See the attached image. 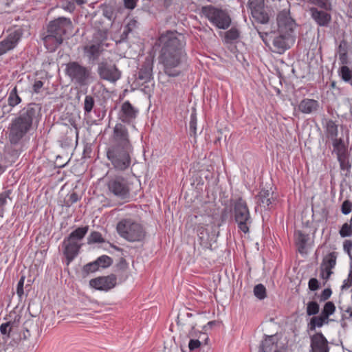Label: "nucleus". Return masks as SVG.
Returning <instances> with one entry per match:
<instances>
[{
	"label": "nucleus",
	"instance_id": "72a5a7b5",
	"mask_svg": "<svg viewBox=\"0 0 352 352\" xmlns=\"http://www.w3.org/2000/svg\"><path fill=\"white\" fill-rule=\"evenodd\" d=\"M308 241V236L305 234L301 231H298L296 233V243L299 249L303 250Z\"/></svg>",
	"mask_w": 352,
	"mask_h": 352
},
{
	"label": "nucleus",
	"instance_id": "0e129e2a",
	"mask_svg": "<svg viewBox=\"0 0 352 352\" xmlns=\"http://www.w3.org/2000/svg\"><path fill=\"white\" fill-rule=\"evenodd\" d=\"M344 250L348 254H350L351 250H352V241L351 240H346L343 244Z\"/></svg>",
	"mask_w": 352,
	"mask_h": 352
},
{
	"label": "nucleus",
	"instance_id": "2f4dec72",
	"mask_svg": "<svg viewBox=\"0 0 352 352\" xmlns=\"http://www.w3.org/2000/svg\"><path fill=\"white\" fill-rule=\"evenodd\" d=\"M273 336H266V338L262 341L259 352H270L274 346Z\"/></svg>",
	"mask_w": 352,
	"mask_h": 352
},
{
	"label": "nucleus",
	"instance_id": "412c9836",
	"mask_svg": "<svg viewBox=\"0 0 352 352\" xmlns=\"http://www.w3.org/2000/svg\"><path fill=\"white\" fill-rule=\"evenodd\" d=\"M63 254L65 256L68 264L78 255L81 244L78 241L65 238L63 242Z\"/></svg>",
	"mask_w": 352,
	"mask_h": 352
},
{
	"label": "nucleus",
	"instance_id": "6e6d98bb",
	"mask_svg": "<svg viewBox=\"0 0 352 352\" xmlns=\"http://www.w3.org/2000/svg\"><path fill=\"white\" fill-rule=\"evenodd\" d=\"M137 21L135 19L131 20L128 24L126 25L124 33L127 34L129 32H131L133 28L136 27Z\"/></svg>",
	"mask_w": 352,
	"mask_h": 352
},
{
	"label": "nucleus",
	"instance_id": "37998d69",
	"mask_svg": "<svg viewBox=\"0 0 352 352\" xmlns=\"http://www.w3.org/2000/svg\"><path fill=\"white\" fill-rule=\"evenodd\" d=\"M201 342L197 339H190L188 343V348L190 352H200L201 349Z\"/></svg>",
	"mask_w": 352,
	"mask_h": 352
},
{
	"label": "nucleus",
	"instance_id": "79ce46f5",
	"mask_svg": "<svg viewBox=\"0 0 352 352\" xmlns=\"http://www.w3.org/2000/svg\"><path fill=\"white\" fill-rule=\"evenodd\" d=\"M189 132L190 136L196 137L197 135V118L195 114L192 113L189 123Z\"/></svg>",
	"mask_w": 352,
	"mask_h": 352
},
{
	"label": "nucleus",
	"instance_id": "c756f323",
	"mask_svg": "<svg viewBox=\"0 0 352 352\" xmlns=\"http://www.w3.org/2000/svg\"><path fill=\"white\" fill-rule=\"evenodd\" d=\"M89 230V227L84 226V227H80L72 232L67 237L73 241H79L82 240L86 234L87 233Z\"/></svg>",
	"mask_w": 352,
	"mask_h": 352
},
{
	"label": "nucleus",
	"instance_id": "1a4fd4ad",
	"mask_svg": "<svg viewBox=\"0 0 352 352\" xmlns=\"http://www.w3.org/2000/svg\"><path fill=\"white\" fill-rule=\"evenodd\" d=\"M202 13L214 25L219 29L226 30L231 23V19L226 12L212 6L203 7Z\"/></svg>",
	"mask_w": 352,
	"mask_h": 352
},
{
	"label": "nucleus",
	"instance_id": "b1692460",
	"mask_svg": "<svg viewBox=\"0 0 352 352\" xmlns=\"http://www.w3.org/2000/svg\"><path fill=\"white\" fill-rule=\"evenodd\" d=\"M309 12L312 19L320 26H327L331 20V14L325 11L311 8Z\"/></svg>",
	"mask_w": 352,
	"mask_h": 352
},
{
	"label": "nucleus",
	"instance_id": "7ed1b4c3",
	"mask_svg": "<svg viewBox=\"0 0 352 352\" xmlns=\"http://www.w3.org/2000/svg\"><path fill=\"white\" fill-rule=\"evenodd\" d=\"M72 26V21L66 17H59L50 22L47 27V34L43 38L45 47L54 52L63 43V35Z\"/></svg>",
	"mask_w": 352,
	"mask_h": 352
},
{
	"label": "nucleus",
	"instance_id": "20e7f679",
	"mask_svg": "<svg viewBox=\"0 0 352 352\" xmlns=\"http://www.w3.org/2000/svg\"><path fill=\"white\" fill-rule=\"evenodd\" d=\"M106 153L107 160L117 171H125L132 164L133 147L109 146Z\"/></svg>",
	"mask_w": 352,
	"mask_h": 352
},
{
	"label": "nucleus",
	"instance_id": "5fc2aeb1",
	"mask_svg": "<svg viewBox=\"0 0 352 352\" xmlns=\"http://www.w3.org/2000/svg\"><path fill=\"white\" fill-rule=\"evenodd\" d=\"M308 287L310 290L316 291L319 289L320 283L316 278H311L309 280Z\"/></svg>",
	"mask_w": 352,
	"mask_h": 352
},
{
	"label": "nucleus",
	"instance_id": "9d476101",
	"mask_svg": "<svg viewBox=\"0 0 352 352\" xmlns=\"http://www.w3.org/2000/svg\"><path fill=\"white\" fill-rule=\"evenodd\" d=\"M97 72L101 79L111 82H116L121 78V72L111 61L102 60L99 63Z\"/></svg>",
	"mask_w": 352,
	"mask_h": 352
},
{
	"label": "nucleus",
	"instance_id": "09e8293b",
	"mask_svg": "<svg viewBox=\"0 0 352 352\" xmlns=\"http://www.w3.org/2000/svg\"><path fill=\"white\" fill-rule=\"evenodd\" d=\"M239 36V31L235 28H232L226 33V38L228 40H236Z\"/></svg>",
	"mask_w": 352,
	"mask_h": 352
},
{
	"label": "nucleus",
	"instance_id": "aec40b11",
	"mask_svg": "<svg viewBox=\"0 0 352 352\" xmlns=\"http://www.w3.org/2000/svg\"><path fill=\"white\" fill-rule=\"evenodd\" d=\"M256 204L264 210H270L275 202L271 189L263 188L256 197Z\"/></svg>",
	"mask_w": 352,
	"mask_h": 352
},
{
	"label": "nucleus",
	"instance_id": "bf43d9fd",
	"mask_svg": "<svg viewBox=\"0 0 352 352\" xmlns=\"http://www.w3.org/2000/svg\"><path fill=\"white\" fill-rule=\"evenodd\" d=\"M308 2L314 4L316 6H318L322 8H326V1L327 0H307Z\"/></svg>",
	"mask_w": 352,
	"mask_h": 352
},
{
	"label": "nucleus",
	"instance_id": "8fccbe9b",
	"mask_svg": "<svg viewBox=\"0 0 352 352\" xmlns=\"http://www.w3.org/2000/svg\"><path fill=\"white\" fill-rule=\"evenodd\" d=\"M99 268V266L98 265V263H96V261L87 263L84 266V271L87 273H91L97 271Z\"/></svg>",
	"mask_w": 352,
	"mask_h": 352
},
{
	"label": "nucleus",
	"instance_id": "bb28decb",
	"mask_svg": "<svg viewBox=\"0 0 352 352\" xmlns=\"http://www.w3.org/2000/svg\"><path fill=\"white\" fill-rule=\"evenodd\" d=\"M8 102V107L5 105L3 107L4 113H10L12 107H16L21 102V98L18 95L16 87H14L9 93Z\"/></svg>",
	"mask_w": 352,
	"mask_h": 352
},
{
	"label": "nucleus",
	"instance_id": "f8f14e48",
	"mask_svg": "<svg viewBox=\"0 0 352 352\" xmlns=\"http://www.w3.org/2000/svg\"><path fill=\"white\" fill-rule=\"evenodd\" d=\"M278 34L292 35L296 26L294 20L290 16L289 10L280 11L277 16Z\"/></svg>",
	"mask_w": 352,
	"mask_h": 352
},
{
	"label": "nucleus",
	"instance_id": "e433bc0d",
	"mask_svg": "<svg viewBox=\"0 0 352 352\" xmlns=\"http://www.w3.org/2000/svg\"><path fill=\"white\" fill-rule=\"evenodd\" d=\"M96 261L98 263V265L103 268L110 266L112 263L111 258L107 255L101 256L98 257Z\"/></svg>",
	"mask_w": 352,
	"mask_h": 352
},
{
	"label": "nucleus",
	"instance_id": "423d86ee",
	"mask_svg": "<svg viewBox=\"0 0 352 352\" xmlns=\"http://www.w3.org/2000/svg\"><path fill=\"white\" fill-rule=\"evenodd\" d=\"M106 186L108 193L119 199L128 201L131 197V186L128 179L122 175H113L107 178Z\"/></svg>",
	"mask_w": 352,
	"mask_h": 352
},
{
	"label": "nucleus",
	"instance_id": "052dcab7",
	"mask_svg": "<svg viewBox=\"0 0 352 352\" xmlns=\"http://www.w3.org/2000/svg\"><path fill=\"white\" fill-rule=\"evenodd\" d=\"M338 53H347V43L346 41H340L338 46Z\"/></svg>",
	"mask_w": 352,
	"mask_h": 352
},
{
	"label": "nucleus",
	"instance_id": "774afa93",
	"mask_svg": "<svg viewBox=\"0 0 352 352\" xmlns=\"http://www.w3.org/2000/svg\"><path fill=\"white\" fill-rule=\"evenodd\" d=\"M112 12L111 10H109V9H106L103 11V15L107 18L108 19L111 20V18H112Z\"/></svg>",
	"mask_w": 352,
	"mask_h": 352
},
{
	"label": "nucleus",
	"instance_id": "4468645a",
	"mask_svg": "<svg viewBox=\"0 0 352 352\" xmlns=\"http://www.w3.org/2000/svg\"><path fill=\"white\" fill-rule=\"evenodd\" d=\"M117 283V278L114 274L93 278L89 281V285L98 290L108 291L113 288Z\"/></svg>",
	"mask_w": 352,
	"mask_h": 352
},
{
	"label": "nucleus",
	"instance_id": "f257e3e1",
	"mask_svg": "<svg viewBox=\"0 0 352 352\" xmlns=\"http://www.w3.org/2000/svg\"><path fill=\"white\" fill-rule=\"evenodd\" d=\"M159 45L158 59L164 72L170 77L178 76L181 74L180 66L186 60L184 35L177 31H166L160 35Z\"/></svg>",
	"mask_w": 352,
	"mask_h": 352
},
{
	"label": "nucleus",
	"instance_id": "4d7b16f0",
	"mask_svg": "<svg viewBox=\"0 0 352 352\" xmlns=\"http://www.w3.org/2000/svg\"><path fill=\"white\" fill-rule=\"evenodd\" d=\"M138 0H123L126 8L133 10L135 8Z\"/></svg>",
	"mask_w": 352,
	"mask_h": 352
},
{
	"label": "nucleus",
	"instance_id": "e2e57ef3",
	"mask_svg": "<svg viewBox=\"0 0 352 352\" xmlns=\"http://www.w3.org/2000/svg\"><path fill=\"white\" fill-rule=\"evenodd\" d=\"M43 86V82L41 80H36L33 85V90L35 93H39L41 89Z\"/></svg>",
	"mask_w": 352,
	"mask_h": 352
},
{
	"label": "nucleus",
	"instance_id": "69168bd1",
	"mask_svg": "<svg viewBox=\"0 0 352 352\" xmlns=\"http://www.w3.org/2000/svg\"><path fill=\"white\" fill-rule=\"evenodd\" d=\"M351 284H352V276H351V277L349 276L348 279L344 280L343 285L342 286V289H348L351 286Z\"/></svg>",
	"mask_w": 352,
	"mask_h": 352
},
{
	"label": "nucleus",
	"instance_id": "de8ad7c7",
	"mask_svg": "<svg viewBox=\"0 0 352 352\" xmlns=\"http://www.w3.org/2000/svg\"><path fill=\"white\" fill-rule=\"evenodd\" d=\"M12 330V322H7L2 323L0 326V332L2 335L10 337V333Z\"/></svg>",
	"mask_w": 352,
	"mask_h": 352
},
{
	"label": "nucleus",
	"instance_id": "7c9ffc66",
	"mask_svg": "<svg viewBox=\"0 0 352 352\" xmlns=\"http://www.w3.org/2000/svg\"><path fill=\"white\" fill-rule=\"evenodd\" d=\"M332 141L333 151L336 153L337 157L346 154V149L342 138H337Z\"/></svg>",
	"mask_w": 352,
	"mask_h": 352
},
{
	"label": "nucleus",
	"instance_id": "c85d7f7f",
	"mask_svg": "<svg viewBox=\"0 0 352 352\" xmlns=\"http://www.w3.org/2000/svg\"><path fill=\"white\" fill-rule=\"evenodd\" d=\"M108 30L107 29L96 30L93 34L92 39L90 42L103 45V43L107 40Z\"/></svg>",
	"mask_w": 352,
	"mask_h": 352
},
{
	"label": "nucleus",
	"instance_id": "f03ea898",
	"mask_svg": "<svg viewBox=\"0 0 352 352\" xmlns=\"http://www.w3.org/2000/svg\"><path fill=\"white\" fill-rule=\"evenodd\" d=\"M41 107L36 103H30L23 107L9 127V140L16 144L32 129L34 124H37L41 118Z\"/></svg>",
	"mask_w": 352,
	"mask_h": 352
},
{
	"label": "nucleus",
	"instance_id": "9b49d317",
	"mask_svg": "<svg viewBox=\"0 0 352 352\" xmlns=\"http://www.w3.org/2000/svg\"><path fill=\"white\" fill-rule=\"evenodd\" d=\"M109 146L133 147L130 138L128 129L122 123H117L113 130Z\"/></svg>",
	"mask_w": 352,
	"mask_h": 352
},
{
	"label": "nucleus",
	"instance_id": "f704fd0d",
	"mask_svg": "<svg viewBox=\"0 0 352 352\" xmlns=\"http://www.w3.org/2000/svg\"><path fill=\"white\" fill-rule=\"evenodd\" d=\"M95 104V100L93 96L90 95H87L85 96V101H84V111L85 114L89 113Z\"/></svg>",
	"mask_w": 352,
	"mask_h": 352
},
{
	"label": "nucleus",
	"instance_id": "3c124183",
	"mask_svg": "<svg viewBox=\"0 0 352 352\" xmlns=\"http://www.w3.org/2000/svg\"><path fill=\"white\" fill-rule=\"evenodd\" d=\"M11 190H7L0 193V208L3 207L7 204V199L10 198Z\"/></svg>",
	"mask_w": 352,
	"mask_h": 352
},
{
	"label": "nucleus",
	"instance_id": "a18cd8bd",
	"mask_svg": "<svg viewBox=\"0 0 352 352\" xmlns=\"http://www.w3.org/2000/svg\"><path fill=\"white\" fill-rule=\"evenodd\" d=\"M337 158H338V162L340 163V166L341 169H342V170H348L350 168L351 166H350L349 162V159H348L347 153L344 154V155H342L341 156L337 157Z\"/></svg>",
	"mask_w": 352,
	"mask_h": 352
},
{
	"label": "nucleus",
	"instance_id": "c9c22d12",
	"mask_svg": "<svg viewBox=\"0 0 352 352\" xmlns=\"http://www.w3.org/2000/svg\"><path fill=\"white\" fill-rule=\"evenodd\" d=\"M254 294L259 300H263L266 297V289L262 284L256 285L254 288Z\"/></svg>",
	"mask_w": 352,
	"mask_h": 352
},
{
	"label": "nucleus",
	"instance_id": "4be33fe9",
	"mask_svg": "<svg viewBox=\"0 0 352 352\" xmlns=\"http://www.w3.org/2000/svg\"><path fill=\"white\" fill-rule=\"evenodd\" d=\"M195 230L200 245L204 249H211V241L213 240L214 234H209L208 229L201 224L197 225Z\"/></svg>",
	"mask_w": 352,
	"mask_h": 352
},
{
	"label": "nucleus",
	"instance_id": "f3484780",
	"mask_svg": "<svg viewBox=\"0 0 352 352\" xmlns=\"http://www.w3.org/2000/svg\"><path fill=\"white\" fill-rule=\"evenodd\" d=\"M336 252H331L323 258L320 265V276L324 280H327L333 274L331 270L336 265Z\"/></svg>",
	"mask_w": 352,
	"mask_h": 352
},
{
	"label": "nucleus",
	"instance_id": "dca6fc26",
	"mask_svg": "<svg viewBox=\"0 0 352 352\" xmlns=\"http://www.w3.org/2000/svg\"><path fill=\"white\" fill-rule=\"evenodd\" d=\"M138 113V109L135 108L129 101H125L121 105L118 113V118L124 123L133 122Z\"/></svg>",
	"mask_w": 352,
	"mask_h": 352
},
{
	"label": "nucleus",
	"instance_id": "393cba45",
	"mask_svg": "<svg viewBox=\"0 0 352 352\" xmlns=\"http://www.w3.org/2000/svg\"><path fill=\"white\" fill-rule=\"evenodd\" d=\"M292 38V35L287 34H279L273 40V46L274 52L278 54H282L287 50L289 46L288 41Z\"/></svg>",
	"mask_w": 352,
	"mask_h": 352
},
{
	"label": "nucleus",
	"instance_id": "680f3d73",
	"mask_svg": "<svg viewBox=\"0 0 352 352\" xmlns=\"http://www.w3.org/2000/svg\"><path fill=\"white\" fill-rule=\"evenodd\" d=\"M79 199L78 195L76 192H72L69 195L67 202L69 204H73L77 202Z\"/></svg>",
	"mask_w": 352,
	"mask_h": 352
},
{
	"label": "nucleus",
	"instance_id": "ea45409f",
	"mask_svg": "<svg viewBox=\"0 0 352 352\" xmlns=\"http://www.w3.org/2000/svg\"><path fill=\"white\" fill-rule=\"evenodd\" d=\"M326 318L324 316H318V317H313L310 321V329L315 330L316 327H320L323 325L324 320Z\"/></svg>",
	"mask_w": 352,
	"mask_h": 352
},
{
	"label": "nucleus",
	"instance_id": "58836bf2",
	"mask_svg": "<svg viewBox=\"0 0 352 352\" xmlns=\"http://www.w3.org/2000/svg\"><path fill=\"white\" fill-rule=\"evenodd\" d=\"M336 310V307L332 302H327L325 303L324 308L322 309V315L324 318H328L329 316L332 315Z\"/></svg>",
	"mask_w": 352,
	"mask_h": 352
},
{
	"label": "nucleus",
	"instance_id": "a19ab883",
	"mask_svg": "<svg viewBox=\"0 0 352 352\" xmlns=\"http://www.w3.org/2000/svg\"><path fill=\"white\" fill-rule=\"evenodd\" d=\"M319 311V305L315 301H311L307 303V314L308 316L316 315Z\"/></svg>",
	"mask_w": 352,
	"mask_h": 352
},
{
	"label": "nucleus",
	"instance_id": "864d4df0",
	"mask_svg": "<svg viewBox=\"0 0 352 352\" xmlns=\"http://www.w3.org/2000/svg\"><path fill=\"white\" fill-rule=\"evenodd\" d=\"M352 204L350 201L346 200L342 204L341 210L344 214H348L351 211Z\"/></svg>",
	"mask_w": 352,
	"mask_h": 352
},
{
	"label": "nucleus",
	"instance_id": "338daca9",
	"mask_svg": "<svg viewBox=\"0 0 352 352\" xmlns=\"http://www.w3.org/2000/svg\"><path fill=\"white\" fill-rule=\"evenodd\" d=\"M339 54V59L342 64H346L347 63V59L348 56L347 53H338Z\"/></svg>",
	"mask_w": 352,
	"mask_h": 352
},
{
	"label": "nucleus",
	"instance_id": "39448f33",
	"mask_svg": "<svg viewBox=\"0 0 352 352\" xmlns=\"http://www.w3.org/2000/svg\"><path fill=\"white\" fill-rule=\"evenodd\" d=\"M116 230L122 238L129 242H142L146 236L144 226L130 218L121 219L117 224Z\"/></svg>",
	"mask_w": 352,
	"mask_h": 352
},
{
	"label": "nucleus",
	"instance_id": "4c0bfd02",
	"mask_svg": "<svg viewBox=\"0 0 352 352\" xmlns=\"http://www.w3.org/2000/svg\"><path fill=\"white\" fill-rule=\"evenodd\" d=\"M88 243H103L104 241L102 234L98 232H92L89 236Z\"/></svg>",
	"mask_w": 352,
	"mask_h": 352
},
{
	"label": "nucleus",
	"instance_id": "ddd939ff",
	"mask_svg": "<svg viewBox=\"0 0 352 352\" xmlns=\"http://www.w3.org/2000/svg\"><path fill=\"white\" fill-rule=\"evenodd\" d=\"M248 7L251 10L253 18L258 22L265 24L269 16L264 10V0H249Z\"/></svg>",
	"mask_w": 352,
	"mask_h": 352
},
{
	"label": "nucleus",
	"instance_id": "0eeeda50",
	"mask_svg": "<svg viewBox=\"0 0 352 352\" xmlns=\"http://www.w3.org/2000/svg\"><path fill=\"white\" fill-rule=\"evenodd\" d=\"M65 74L72 82L80 87L87 86L93 81L91 69L76 61L66 65Z\"/></svg>",
	"mask_w": 352,
	"mask_h": 352
},
{
	"label": "nucleus",
	"instance_id": "603ef678",
	"mask_svg": "<svg viewBox=\"0 0 352 352\" xmlns=\"http://www.w3.org/2000/svg\"><path fill=\"white\" fill-rule=\"evenodd\" d=\"M25 278V276H22L20 278V280H19L18 284H17L16 294H17V295L19 296V298H21L22 296L24 294L23 285H24Z\"/></svg>",
	"mask_w": 352,
	"mask_h": 352
},
{
	"label": "nucleus",
	"instance_id": "cd10ccee",
	"mask_svg": "<svg viewBox=\"0 0 352 352\" xmlns=\"http://www.w3.org/2000/svg\"><path fill=\"white\" fill-rule=\"evenodd\" d=\"M324 132L326 137L331 140L338 138V126L332 120H327L325 121Z\"/></svg>",
	"mask_w": 352,
	"mask_h": 352
},
{
	"label": "nucleus",
	"instance_id": "a878e982",
	"mask_svg": "<svg viewBox=\"0 0 352 352\" xmlns=\"http://www.w3.org/2000/svg\"><path fill=\"white\" fill-rule=\"evenodd\" d=\"M319 107V103L314 99H303L298 105V109L303 113L309 114L316 111Z\"/></svg>",
	"mask_w": 352,
	"mask_h": 352
},
{
	"label": "nucleus",
	"instance_id": "473e14b6",
	"mask_svg": "<svg viewBox=\"0 0 352 352\" xmlns=\"http://www.w3.org/2000/svg\"><path fill=\"white\" fill-rule=\"evenodd\" d=\"M339 76L341 78L347 82H350L352 81V72L349 67L346 65L342 66L339 69Z\"/></svg>",
	"mask_w": 352,
	"mask_h": 352
},
{
	"label": "nucleus",
	"instance_id": "5701e85b",
	"mask_svg": "<svg viewBox=\"0 0 352 352\" xmlns=\"http://www.w3.org/2000/svg\"><path fill=\"white\" fill-rule=\"evenodd\" d=\"M103 50V45L91 42H89L83 47V52L86 57L89 61L92 62L98 59Z\"/></svg>",
	"mask_w": 352,
	"mask_h": 352
},
{
	"label": "nucleus",
	"instance_id": "13d9d810",
	"mask_svg": "<svg viewBox=\"0 0 352 352\" xmlns=\"http://www.w3.org/2000/svg\"><path fill=\"white\" fill-rule=\"evenodd\" d=\"M332 294L331 289L330 288L324 289L320 295V300H326L329 299Z\"/></svg>",
	"mask_w": 352,
	"mask_h": 352
},
{
	"label": "nucleus",
	"instance_id": "49530a36",
	"mask_svg": "<svg viewBox=\"0 0 352 352\" xmlns=\"http://www.w3.org/2000/svg\"><path fill=\"white\" fill-rule=\"evenodd\" d=\"M75 3L72 0H63L61 2V8L69 12H72L76 9Z\"/></svg>",
	"mask_w": 352,
	"mask_h": 352
},
{
	"label": "nucleus",
	"instance_id": "2eb2a0df",
	"mask_svg": "<svg viewBox=\"0 0 352 352\" xmlns=\"http://www.w3.org/2000/svg\"><path fill=\"white\" fill-rule=\"evenodd\" d=\"M21 32L14 30L0 41V56L14 50L21 38Z\"/></svg>",
	"mask_w": 352,
	"mask_h": 352
},
{
	"label": "nucleus",
	"instance_id": "6e6552de",
	"mask_svg": "<svg viewBox=\"0 0 352 352\" xmlns=\"http://www.w3.org/2000/svg\"><path fill=\"white\" fill-rule=\"evenodd\" d=\"M233 206L234 219L239 230L248 233L252 220L246 201L240 197L234 202Z\"/></svg>",
	"mask_w": 352,
	"mask_h": 352
},
{
	"label": "nucleus",
	"instance_id": "6ab92c4d",
	"mask_svg": "<svg viewBox=\"0 0 352 352\" xmlns=\"http://www.w3.org/2000/svg\"><path fill=\"white\" fill-rule=\"evenodd\" d=\"M310 340L311 352H329L328 341L322 333H315Z\"/></svg>",
	"mask_w": 352,
	"mask_h": 352
},
{
	"label": "nucleus",
	"instance_id": "a211bd4d",
	"mask_svg": "<svg viewBox=\"0 0 352 352\" xmlns=\"http://www.w3.org/2000/svg\"><path fill=\"white\" fill-rule=\"evenodd\" d=\"M153 59L146 57L138 72L137 80L140 81V83L144 84L153 79Z\"/></svg>",
	"mask_w": 352,
	"mask_h": 352
},
{
	"label": "nucleus",
	"instance_id": "c03bdc74",
	"mask_svg": "<svg viewBox=\"0 0 352 352\" xmlns=\"http://www.w3.org/2000/svg\"><path fill=\"white\" fill-rule=\"evenodd\" d=\"M342 237H347L352 235V228L348 223H344L339 231Z\"/></svg>",
	"mask_w": 352,
	"mask_h": 352
}]
</instances>
